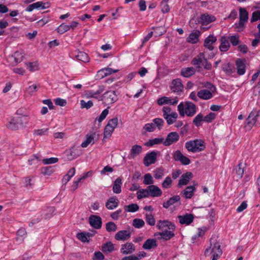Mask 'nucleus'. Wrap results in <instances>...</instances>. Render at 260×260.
Returning <instances> with one entry per match:
<instances>
[{"mask_svg": "<svg viewBox=\"0 0 260 260\" xmlns=\"http://www.w3.org/2000/svg\"><path fill=\"white\" fill-rule=\"evenodd\" d=\"M214 16L208 14H203L200 16V22L202 24L207 25L215 20Z\"/></svg>", "mask_w": 260, "mask_h": 260, "instance_id": "24", "label": "nucleus"}, {"mask_svg": "<svg viewBox=\"0 0 260 260\" xmlns=\"http://www.w3.org/2000/svg\"><path fill=\"white\" fill-rule=\"evenodd\" d=\"M196 190L194 185H190L186 187V188L181 192L185 199H191Z\"/></svg>", "mask_w": 260, "mask_h": 260, "instance_id": "26", "label": "nucleus"}, {"mask_svg": "<svg viewBox=\"0 0 260 260\" xmlns=\"http://www.w3.org/2000/svg\"><path fill=\"white\" fill-rule=\"evenodd\" d=\"M177 108L181 117H184L185 115L188 117H192L197 112V106L191 102H181Z\"/></svg>", "mask_w": 260, "mask_h": 260, "instance_id": "2", "label": "nucleus"}, {"mask_svg": "<svg viewBox=\"0 0 260 260\" xmlns=\"http://www.w3.org/2000/svg\"><path fill=\"white\" fill-rule=\"evenodd\" d=\"M89 222L90 225L95 229H100L102 227V218L99 216L91 215L89 218Z\"/></svg>", "mask_w": 260, "mask_h": 260, "instance_id": "14", "label": "nucleus"}, {"mask_svg": "<svg viewBox=\"0 0 260 260\" xmlns=\"http://www.w3.org/2000/svg\"><path fill=\"white\" fill-rule=\"evenodd\" d=\"M222 69L228 75H231L233 73L232 66L229 62L223 64Z\"/></svg>", "mask_w": 260, "mask_h": 260, "instance_id": "57", "label": "nucleus"}, {"mask_svg": "<svg viewBox=\"0 0 260 260\" xmlns=\"http://www.w3.org/2000/svg\"><path fill=\"white\" fill-rule=\"evenodd\" d=\"M200 35V31L199 30H195L189 35L187 38V41L191 44H195L198 41V38Z\"/></svg>", "mask_w": 260, "mask_h": 260, "instance_id": "35", "label": "nucleus"}, {"mask_svg": "<svg viewBox=\"0 0 260 260\" xmlns=\"http://www.w3.org/2000/svg\"><path fill=\"white\" fill-rule=\"evenodd\" d=\"M16 119L20 128L25 127L28 122L26 117H18Z\"/></svg>", "mask_w": 260, "mask_h": 260, "instance_id": "53", "label": "nucleus"}, {"mask_svg": "<svg viewBox=\"0 0 260 260\" xmlns=\"http://www.w3.org/2000/svg\"><path fill=\"white\" fill-rule=\"evenodd\" d=\"M125 212H135L139 210V207L137 204H131L129 205H126L124 207Z\"/></svg>", "mask_w": 260, "mask_h": 260, "instance_id": "42", "label": "nucleus"}, {"mask_svg": "<svg viewBox=\"0 0 260 260\" xmlns=\"http://www.w3.org/2000/svg\"><path fill=\"white\" fill-rule=\"evenodd\" d=\"M142 149V147L141 145L136 144L132 146L128 157L129 158H135L137 155H139L141 153Z\"/></svg>", "mask_w": 260, "mask_h": 260, "instance_id": "22", "label": "nucleus"}, {"mask_svg": "<svg viewBox=\"0 0 260 260\" xmlns=\"http://www.w3.org/2000/svg\"><path fill=\"white\" fill-rule=\"evenodd\" d=\"M146 222L151 226L154 225L155 220L154 216L151 214L146 213L145 215Z\"/></svg>", "mask_w": 260, "mask_h": 260, "instance_id": "61", "label": "nucleus"}, {"mask_svg": "<svg viewBox=\"0 0 260 260\" xmlns=\"http://www.w3.org/2000/svg\"><path fill=\"white\" fill-rule=\"evenodd\" d=\"M105 90V87L103 85L99 86L98 89L95 91L87 90L85 93L86 96L88 98L98 99L99 95Z\"/></svg>", "mask_w": 260, "mask_h": 260, "instance_id": "19", "label": "nucleus"}, {"mask_svg": "<svg viewBox=\"0 0 260 260\" xmlns=\"http://www.w3.org/2000/svg\"><path fill=\"white\" fill-rule=\"evenodd\" d=\"M237 73L239 75H242L245 73L246 66L244 59H238L236 61Z\"/></svg>", "mask_w": 260, "mask_h": 260, "instance_id": "20", "label": "nucleus"}, {"mask_svg": "<svg viewBox=\"0 0 260 260\" xmlns=\"http://www.w3.org/2000/svg\"><path fill=\"white\" fill-rule=\"evenodd\" d=\"M118 70H113L111 68H105L99 71V73L102 74V77H104L110 75L113 73H115L118 72Z\"/></svg>", "mask_w": 260, "mask_h": 260, "instance_id": "47", "label": "nucleus"}, {"mask_svg": "<svg viewBox=\"0 0 260 260\" xmlns=\"http://www.w3.org/2000/svg\"><path fill=\"white\" fill-rule=\"evenodd\" d=\"M38 89V86L36 84L29 86L26 90V93L28 94L29 96L32 95L35 92H37Z\"/></svg>", "mask_w": 260, "mask_h": 260, "instance_id": "62", "label": "nucleus"}, {"mask_svg": "<svg viewBox=\"0 0 260 260\" xmlns=\"http://www.w3.org/2000/svg\"><path fill=\"white\" fill-rule=\"evenodd\" d=\"M122 180L120 178H117L114 182L112 190L116 194H119L121 192Z\"/></svg>", "mask_w": 260, "mask_h": 260, "instance_id": "33", "label": "nucleus"}, {"mask_svg": "<svg viewBox=\"0 0 260 260\" xmlns=\"http://www.w3.org/2000/svg\"><path fill=\"white\" fill-rule=\"evenodd\" d=\"M185 147L188 151L193 153L200 152L205 148L204 142L199 139L186 142Z\"/></svg>", "mask_w": 260, "mask_h": 260, "instance_id": "5", "label": "nucleus"}, {"mask_svg": "<svg viewBox=\"0 0 260 260\" xmlns=\"http://www.w3.org/2000/svg\"><path fill=\"white\" fill-rule=\"evenodd\" d=\"M152 29H154V33L155 37H156L162 35L166 31L165 28L163 26H159L156 27H153Z\"/></svg>", "mask_w": 260, "mask_h": 260, "instance_id": "54", "label": "nucleus"}, {"mask_svg": "<svg viewBox=\"0 0 260 260\" xmlns=\"http://www.w3.org/2000/svg\"><path fill=\"white\" fill-rule=\"evenodd\" d=\"M210 246L205 251L206 256H212V258L218 259L222 254V250L220 248V244L217 241L216 238H211L210 239Z\"/></svg>", "mask_w": 260, "mask_h": 260, "instance_id": "3", "label": "nucleus"}, {"mask_svg": "<svg viewBox=\"0 0 260 260\" xmlns=\"http://www.w3.org/2000/svg\"><path fill=\"white\" fill-rule=\"evenodd\" d=\"M114 250V246L111 242H108L102 246V251L105 253H111Z\"/></svg>", "mask_w": 260, "mask_h": 260, "instance_id": "38", "label": "nucleus"}, {"mask_svg": "<svg viewBox=\"0 0 260 260\" xmlns=\"http://www.w3.org/2000/svg\"><path fill=\"white\" fill-rule=\"evenodd\" d=\"M118 202L116 197H110L106 203V207L109 210H113L118 206Z\"/></svg>", "mask_w": 260, "mask_h": 260, "instance_id": "27", "label": "nucleus"}, {"mask_svg": "<svg viewBox=\"0 0 260 260\" xmlns=\"http://www.w3.org/2000/svg\"><path fill=\"white\" fill-rule=\"evenodd\" d=\"M150 196L148 187L147 189H140L137 191V198L141 199L148 198Z\"/></svg>", "mask_w": 260, "mask_h": 260, "instance_id": "41", "label": "nucleus"}, {"mask_svg": "<svg viewBox=\"0 0 260 260\" xmlns=\"http://www.w3.org/2000/svg\"><path fill=\"white\" fill-rule=\"evenodd\" d=\"M213 92L207 90L202 89L198 92L197 95L201 99L207 100L213 97Z\"/></svg>", "mask_w": 260, "mask_h": 260, "instance_id": "25", "label": "nucleus"}, {"mask_svg": "<svg viewBox=\"0 0 260 260\" xmlns=\"http://www.w3.org/2000/svg\"><path fill=\"white\" fill-rule=\"evenodd\" d=\"M157 247L156 241L154 239H147L143 245V248L146 250H149L155 248Z\"/></svg>", "mask_w": 260, "mask_h": 260, "instance_id": "31", "label": "nucleus"}, {"mask_svg": "<svg viewBox=\"0 0 260 260\" xmlns=\"http://www.w3.org/2000/svg\"><path fill=\"white\" fill-rule=\"evenodd\" d=\"M143 183L145 185H153L154 180L150 174L147 173L144 176Z\"/></svg>", "mask_w": 260, "mask_h": 260, "instance_id": "49", "label": "nucleus"}, {"mask_svg": "<svg viewBox=\"0 0 260 260\" xmlns=\"http://www.w3.org/2000/svg\"><path fill=\"white\" fill-rule=\"evenodd\" d=\"M144 224V221L143 219L140 218H135L133 221V225L137 229L142 228Z\"/></svg>", "mask_w": 260, "mask_h": 260, "instance_id": "56", "label": "nucleus"}, {"mask_svg": "<svg viewBox=\"0 0 260 260\" xmlns=\"http://www.w3.org/2000/svg\"><path fill=\"white\" fill-rule=\"evenodd\" d=\"M193 175L191 172H186L182 175L180 179L179 180L178 186L182 187L183 186L187 185L189 181L192 178Z\"/></svg>", "mask_w": 260, "mask_h": 260, "instance_id": "15", "label": "nucleus"}, {"mask_svg": "<svg viewBox=\"0 0 260 260\" xmlns=\"http://www.w3.org/2000/svg\"><path fill=\"white\" fill-rule=\"evenodd\" d=\"M173 158L175 161H179L183 165H188L190 163V159L184 156L180 150H177L174 152Z\"/></svg>", "mask_w": 260, "mask_h": 260, "instance_id": "13", "label": "nucleus"}, {"mask_svg": "<svg viewBox=\"0 0 260 260\" xmlns=\"http://www.w3.org/2000/svg\"><path fill=\"white\" fill-rule=\"evenodd\" d=\"M228 40L234 46L238 45L240 43L238 35L230 36L228 37Z\"/></svg>", "mask_w": 260, "mask_h": 260, "instance_id": "55", "label": "nucleus"}, {"mask_svg": "<svg viewBox=\"0 0 260 260\" xmlns=\"http://www.w3.org/2000/svg\"><path fill=\"white\" fill-rule=\"evenodd\" d=\"M26 65L30 72H35L39 70V63L37 62H28Z\"/></svg>", "mask_w": 260, "mask_h": 260, "instance_id": "50", "label": "nucleus"}, {"mask_svg": "<svg viewBox=\"0 0 260 260\" xmlns=\"http://www.w3.org/2000/svg\"><path fill=\"white\" fill-rule=\"evenodd\" d=\"M13 57L16 63L20 62L23 59V52L22 51H16L13 55Z\"/></svg>", "mask_w": 260, "mask_h": 260, "instance_id": "51", "label": "nucleus"}, {"mask_svg": "<svg viewBox=\"0 0 260 260\" xmlns=\"http://www.w3.org/2000/svg\"><path fill=\"white\" fill-rule=\"evenodd\" d=\"M103 103L105 105H111L117 100V96L114 91H108L104 93L101 99Z\"/></svg>", "mask_w": 260, "mask_h": 260, "instance_id": "6", "label": "nucleus"}, {"mask_svg": "<svg viewBox=\"0 0 260 260\" xmlns=\"http://www.w3.org/2000/svg\"><path fill=\"white\" fill-rule=\"evenodd\" d=\"M136 251V246L132 242H126L121 245L120 252L123 254L127 255L133 253Z\"/></svg>", "mask_w": 260, "mask_h": 260, "instance_id": "12", "label": "nucleus"}, {"mask_svg": "<svg viewBox=\"0 0 260 260\" xmlns=\"http://www.w3.org/2000/svg\"><path fill=\"white\" fill-rule=\"evenodd\" d=\"M76 58L78 60L84 62H87L89 61V57L88 55L83 52H79L78 54L76 55Z\"/></svg>", "mask_w": 260, "mask_h": 260, "instance_id": "48", "label": "nucleus"}, {"mask_svg": "<svg viewBox=\"0 0 260 260\" xmlns=\"http://www.w3.org/2000/svg\"><path fill=\"white\" fill-rule=\"evenodd\" d=\"M217 38L213 35H209L204 41V46L209 50H212L214 49L212 45L216 42Z\"/></svg>", "mask_w": 260, "mask_h": 260, "instance_id": "23", "label": "nucleus"}, {"mask_svg": "<svg viewBox=\"0 0 260 260\" xmlns=\"http://www.w3.org/2000/svg\"><path fill=\"white\" fill-rule=\"evenodd\" d=\"M178 218L180 224L188 225L193 221L194 216L192 214L187 213L183 215H179Z\"/></svg>", "mask_w": 260, "mask_h": 260, "instance_id": "16", "label": "nucleus"}, {"mask_svg": "<svg viewBox=\"0 0 260 260\" xmlns=\"http://www.w3.org/2000/svg\"><path fill=\"white\" fill-rule=\"evenodd\" d=\"M162 144L164 145V139L162 137H158L152 139H149L145 142V145L147 147H152L155 145Z\"/></svg>", "mask_w": 260, "mask_h": 260, "instance_id": "28", "label": "nucleus"}, {"mask_svg": "<svg viewBox=\"0 0 260 260\" xmlns=\"http://www.w3.org/2000/svg\"><path fill=\"white\" fill-rule=\"evenodd\" d=\"M178 117V114L176 112H173L172 114L167 115V116L164 118L166 120L167 123L170 125L173 124L176 121Z\"/></svg>", "mask_w": 260, "mask_h": 260, "instance_id": "36", "label": "nucleus"}, {"mask_svg": "<svg viewBox=\"0 0 260 260\" xmlns=\"http://www.w3.org/2000/svg\"><path fill=\"white\" fill-rule=\"evenodd\" d=\"M131 234L128 231L122 230L115 234V238L118 241H126L131 237Z\"/></svg>", "mask_w": 260, "mask_h": 260, "instance_id": "18", "label": "nucleus"}, {"mask_svg": "<svg viewBox=\"0 0 260 260\" xmlns=\"http://www.w3.org/2000/svg\"><path fill=\"white\" fill-rule=\"evenodd\" d=\"M143 129L144 131V132H153L155 129V126H154V124L152 123H146L143 127Z\"/></svg>", "mask_w": 260, "mask_h": 260, "instance_id": "59", "label": "nucleus"}, {"mask_svg": "<svg viewBox=\"0 0 260 260\" xmlns=\"http://www.w3.org/2000/svg\"><path fill=\"white\" fill-rule=\"evenodd\" d=\"M106 229L108 232H115L117 230V227L114 222L111 221L106 223Z\"/></svg>", "mask_w": 260, "mask_h": 260, "instance_id": "58", "label": "nucleus"}, {"mask_svg": "<svg viewBox=\"0 0 260 260\" xmlns=\"http://www.w3.org/2000/svg\"><path fill=\"white\" fill-rule=\"evenodd\" d=\"M7 126L8 128L14 131L20 128L18 123H17L16 117L11 119L7 124Z\"/></svg>", "mask_w": 260, "mask_h": 260, "instance_id": "39", "label": "nucleus"}, {"mask_svg": "<svg viewBox=\"0 0 260 260\" xmlns=\"http://www.w3.org/2000/svg\"><path fill=\"white\" fill-rule=\"evenodd\" d=\"M164 176V170L162 168H157L154 171V177L156 179H160Z\"/></svg>", "mask_w": 260, "mask_h": 260, "instance_id": "52", "label": "nucleus"}, {"mask_svg": "<svg viewBox=\"0 0 260 260\" xmlns=\"http://www.w3.org/2000/svg\"><path fill=\"white\" fill-rule=\"evenodd\" d=\"M41 172L44 175L50 176L54 173V169L52 166L45 167L41 169Z\"/></svg>", "mask_w": 260, "mask_h": 260, "instance_id": "43", "label": "nucleus"}, {"mask_svg": "<svg viewBox=\"0 0 260 260\" xmlns=\"http://www.w3.org/2000/svg\"><path fill=\"white\" fill-rule=\"evenodd\" d=\"M180 197L178 195H176L170 198L168 201L163 203V207L165 209L169 208L171 206L173 205L176 203L180 202Z\"/></svg>", "mask_w": 260, "mask_h": 260, "instance_id": "30", "label": "nucleus"}, {"mask_svg": "<svg viewBox=\"0 0 260 260\" xmlns=\"http://www.w3.org/2000/svg\"><path fill=\"white\" fill-rule=\"evenodd\" d=\"M82 154V151L79 147L73 146L70 150L69 153L67 154L70 160L74 159Z\"/></svg>", "mask_w": 260, "mask_h": 260, "instance_id": "21", "label": "nucleus"}, {"mask_svg": "<svg viewBox=\"0 0 260 260\" xmlns=\"http://www.w3.org/2000/svg\"><path fill=\"white\" fill-rule=\"evenodd\" d=\"M69 30V25L63 23L61 24L57 28V31L58 33L62 34Z\"/></svg>", "mask_w": 260, "mask_h": 260, "instance_id": "60", "label": "nucleus"}, {"mask_svg": "<svg viewBox=\"0 0 260 260\" xmlns=\"http://www.w3.org/2000/svg\"><path fill=\"white\" fill-rule=\"evenodd\" d=\"M258 20H260V11H255L252 14L250 19V22H253Z\"/></svg>", "mask_w": 260, "mask_h": 260, "instance_id": "64", "label": "nucleus"}, {"mask_svg": "<svg viewBox=\"0 0 260 260\" xmlns=\"http://www.w3.org/2000/svg\"><path fill=\"white\" fill-rule=\"evenodd\" d=\"M172 180L170 177H167L162 183V187L164 188H169L171 187Z\"/></svg>", "mask_w": 260, "mask_h": 260, "instance_id": "63", "label": "nucleus"}, {"mask_svg": "<svg viewBox=\"0 0 260 260\" xmlns=\"http://www.w3.org/2000/svg\"><path fill=\"white\" fill-rule=\"evenodd\" d=\"M221 44L219 47V50L221 52L227 51L230 48V44L229 40L224 36H222L220 39Z\"/></svg>", "mask_w": 260, "mask_h": 260, "instance_id": "29", "label": "nucleus"}, {"mask_svg": "<svg viewBox=\"0 0 260 260\" xmlns=\"http://www.w3.org/2000/svg\"><path fill=\"white\" fill-rule=\"evenodd\" d=\"M49 3H44L42 1H39L28 5L26 9V11L31 12L34 9L43 10L49 8Z\"/></svg>", "mask_w": 260, "mask_h": 260, "instance_id": "10", "label": "nucleus"}, {"mask_svg": "<svg viewBox=\"0 0 260 260\" xmlns=\"http://www.w3.org/2000/svg\"><path fill=\"white\" fill-rule=\"evenodd\" d=\"M204 59V53H200L199 55L193 59L191 63L194 66H197L198 68H200L201 64H202Z\"/></svg>", "mask_w": 260, "mask_h": 260, "instance_id": "34", "label": "nucleus"}, {"mask_svg": "<svg viewBox=\"0 0 260 260\" xmlns=\"http://www.w3.org/2000/svg\"><path fill=\"white\" fill-rule=\"evenodd\" d=\"M159 152L151 151L146 154L144 158V164L146 167H148L155 163L157 160V154Z\"/></svg>", "mask_w": 260, "mask_h": 260, "instance_id": "9", "label": "nucleus"}, {"mask_svg": "<svg viewBox=\"0 0 260 260\" xmlns=\"http://www.w3.org/2000/svg\"><path fill=\"white\" fill-rule=\"evenodd\" d=\"M195 69L193 67H188L182 69L181 75L183 77L188 78L194 74Z\"/></svg>", "mask_w": 260, "mask_h": 260, "instance_id": "32", "label": "nucleus"}, {"mask_svg": "<svg viewBox=\"0 0 260 260\" xmlns=\"http://www.w3.org/2000/svg\"><path fill=\"white\" fill-rule=\"evenodd\" d=\"M148 188L150 196L153 198L159 197L162 195V192L161 189L156 185H149Z\"/></svg>", "mask_w": 260, "mask_h": 260, "instance_id": "17", "label": "nucleus"}, {"mask_svg": "<svg viewBox=\"0 0 260 260\" xmlns=\"http://www.w3.org/2000/svg\"><path fill=\"white\" fill-rule=\"evenodd\" d=\"M152 122L155 126V129L161 130L164 126L165 121L162 118H156L152 120Z\"/></svg>", "mask_w": 260, "mask_h": 260, "instance_id": "40", "label": "nucleus"}, {"mask_svg": "<svg viewBox=\"0 0 260 260\" xmlns=\"http://www.w3.org/2000/svg\"><path fill=\"white\" fill-rule=\"evenodd\" d=\"M114 128L109 126V125H106L104 131V138H110L112 133L114 131Z\"/></svg>", "mask_w": 260, "mask_h": 260, "instance_id": "46", "label": "nucleus"}, {"mask_svg": "<svg viewBox=\"0 0 260 260\" xmlns=\"http://www.w3.org/2000/svg\"><path fill=\"white\" fill-rule=\"evenodd\" d=\"M156 228L158 230L162 231L154 233V236L158 240L168 241L175 236L174 231L176 226L173 222L168 220H158L157 222Z\"/></svg>", "mask_w": 260, "mask_h": 260, "instance_id": "1", "label": "nucleus"}, {"mask_svg": "<svg viewBox=\"0 0 260 260\" xmlns=\"http://www.w3.org/2000/svg\"><path fill=\"white\" fill-rule=\"evenodd\" d=\"M179 99L177 96L172 98L168 96H162L157 99V103L158 105L161 106L163 105H170L175 106L178 103Z\"/></svg>", "mask_w": 260, "mask_h": 260, "instance_id": "8", "label": "nucleus"}, {"mask_svg": "<svg viewBox=\"0 0 260 260\" xmlns=\"http://www.w3.org/2000/svg\"><path fill=\"white\" fill-rule=\"evenodd\" d=\"M170 89L174 93H179L183 89V85L180 79H174L170 85Z\"/></svg>", "mask_w": 260, "mask_h": 260, "instance_id": "11", "label": "nucleus"}, {"mask_svg": "<svg viewBox=\"0 0 260 260\" xmlns=\"http://www.w3.org/2000/svg\"><path fill=\"white\" fill-rule=\"evenodd\" d=\"M248 19V13L247 10L243 8L239 9V20L246 22Z\"/></svg>", "mask_w": 260, "mask_h": 260, "instance_id": "37", "label": "nucleus"}, {"mask_svg": "<svg viewBox=\"0 0 260 260\" xmlns=\"http://www.w3.org/2000/svg\"><path fill=\"white\" fill-rule=\"evenodd\" d=\"M204 122V117L202 113L198 114L193 119V123L197 127L201 125V122Z\"/></svg>", "mask_w": 260, "mask_h": 260, "instance_id": "44", "label": "nucleus"}, {"mask_svg": "<svg viewBox=\"0 0 260 260\" xmlns=\"http://www.w3.org/2000/svg\"><path fill=\"white\" fill-rule=\"evenodd\" d=\"M179 135L176 132L169 133L164 139V146H169L177 143L179 140Z\"/></svg>", "mask_w": 260, "mask_h": 260, "instance_id": "7", "label": "nucleus"}, {"mask_svg": "<svg viewBox=\"0 0 260 260\" xmlns=\"http://www.w3.org/2000/svg\"><path fill=\"white\" fill-rule=\"evenodd\" d=\"M260 126V110L258 111H252L246 119L245 128L250 131L254 125Z\"/></svg>", "mask_w": 260, "mask_h": 260, "instance_id": "4", "label": "nucleus"}, {"mask_svg": "<svg viewBox=\"0 0 260 260\" xmlns=\"http://www.w3.org/2000/svg\"><path fill=\"white\" fill-rule=\"evenodd\" d=\"M94 137L92 135H87L86 136V140L82 142L81 146L83 148L87 147L90 143H94Z\"/></svg>", "mask_w": 260, "mask_h": 260, "instance_id": "45", "label": "nucleus"}]
</instances>
